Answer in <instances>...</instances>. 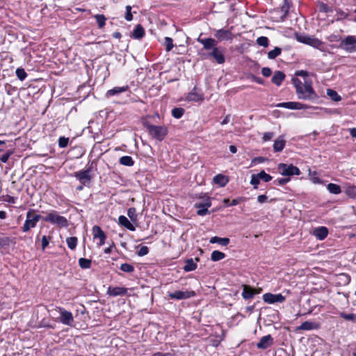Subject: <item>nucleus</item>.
<instances>
[{"mask_svg":"<svg viewBox=\"0 0 356 356\" xmlns=\"http://www.w3.org/2000/svg\"><path fill=\"white\" fill-rule=\"evenodd\" d=\"M209 242L211 243H218L222 246H226L229 243V238L213 236L210 238Z\"/></svg>","mask_w":356,"mask_h":356,"instance_id":"c756f323","label":"nucleus"},{"mask_svg":"<svg viewBox=\"0 0 356 356\" xmlns=\"http://www.w3.org/2000/svg\"><path fill=\"white\" fill-rule=\"evenodd\" d=\"M350 134L352 137L356 138V128H352L350 129Z\"/></svg>","mask_w":356,"mask_h":356,"instance_id":"69168bd1","label":"nucleus"},{"mask_svg":"<svg viewBox=\"0 0 356 356\" xmlns=\"http://www.w3.org/2000/svg\"><path fill=\"white\" fill-rule=\"evenodd\" d=\"M340 316L342 317L345 320L348 321H355L356 320V315L355 314H346V313H341Z\"/></svg>","mask_w":356,"mask_h":356,"instance_id":"8fccbe9b","label":"nucleus"},{"mask_svg":"<svg viewBox=\"0 0 356 356\" xmlns=\"http://www.w3.org/2000/svg\"><path fill=\"white\" fill-rule=\"evenodd\" d=\"M272 73L271 70L269 67H263L261 69V74L265 77H268Z\"/></svg>","mask_w":356,"mask_h":356,"instance_id":"4d7b16f0","label":"nucleus"},{"mask_svg":"<svg viewBox=\"0 0 356 356\" xmlns=\"http://www.w3.org/2000/svg\"><path fill=\"white\" fill-rule=\"evenodd\" d=\"M69 138L61 136L58 139V146L61 148L66 147L68 145Z\"/></svg>","mask_w":356,"mask_h":356,"instance_id":"09e8293b","label":"nucleus"},{"mask_svg":"<svg viewBox=\"0 0 356 356\" xmlns=\"http://www.w3.org/2000/svg\"><path fill=\"white\" fill-rule=\"evenodd\" d=\"M13 152L11 151V150H8L4 154H3L1 157H0V161H1L2 163H6L10 156L13 154Z\"/></svg>","mask_w":356,"mask_h":356,"instance_id":"3c124183","label":"nucleus"},{"mask_svg":"<svg viewBox=\"0 0 356 356\" xmlns=\"http://www.w3.org/2000/svg\"><path fill=\"white\" fill-rule=\"evenodd\" d=\"M285 297L281 293L273 294L271 293H266L263 295V300L268 304H273L275 302H283L285 300Z\"/></svg>","mask_w":356,"mask_h":356,"instance_id":"9d476101","label":"nucleus"},{"mask_svg":"<svg viewBox=\"0 0 356 356\" xmlns=\"http://www.w3.org/2000/svg\"><path fill=\"white\" fill-rule=\"evenodd\" d=\"M298 40L316 48H318L322 45V42L321 40L309 36L299 37Z\"/></svg>","mask_w":356,"mask_h":356,"instance_id":"dca6fc26","label":"nucleus"},{"mask_svg":"<svg viewBox=\"0 0 356 356\" xmlns=\"http://www.w3.org/2000/svg\"><path fill=\"white\" fill-rule=\"evenodd\" d=\"M213 180L215 184L219 185L221 187L225 186L228 183V181H229L227 177H226L222 174H218V175H216L213 177Z\"/></svg>","mask_w":356,"mask_h":356,"instance_id":"bb28decb","label":"nucleus"},{"mask_svg":"<svg viewBox=\"0 0 356 356\" xmlns=\"http://www.w3.org/2000/svg\"><path fill=\"white\" fill-rule=\"evenodd\" d=\"M168 295L171 299L183 300V299H187V298L194 296L195 292L193 291H176L175 292H169L168 293Z\"/></svg>","mask_w":356,"mask_h":356,"instance_id":"9b49d317","label":"nucleus"},{"mask_svg":"<svg viewBox=\"0 0 356 356\" xmlns=\"http://www.w3.org/2000/svg\"><path fill=\"white\" fill-rule=\"evenodd\" d=\"M209 56L213 57L218 64H222L225 61L224 51L219 47H214Z\"/></svg>","mask_w":356,"mask_h":356,"instance_id":"2eb2a0df","label":"nucleus"},{"mask_svg":"<svg viewBox=\"0 0 356 356\" xmlns=\"http://www.w3.org/2000/svg\"><path fill=\"white\" fill-rule=\"evenodd\" d=\"M16 75L21 81H24L27 76V74L23 68H17L16 70Z\"/></svg>","mask_w":356,"mask_h":356,"instance_id":"c03bdc74","label":"nucleus"},{"mask_svg":"<svg viewBox=\"0 0 356 356\" xmlns=\"http://www.w3.org/2000/svg\"><path fill=\"white\" fill-rule=\"evenodd\" d=\"M186 99L190 102H199L203 99V95L193 90L188 94Z\"/></svg>","mask_w":356,"mask_h":356,"instance_id":"c85d7f7f","label":"nucleus"},{"mask_svg":"<svg viewBox=\"0 0 356 356\" xmlns=\"http://www.w3.org/2000/svg\"><path fill=\"white\" fill-rule=\"evenodd\" d=\"M339 47L350 53L356 51V36L348 35L346 37L341 41Z\"/></svg>","mask_w":356,"mask_h":356,"instance_id":"0eeeda50","label":"nucleus"},{"mask_svg":"<svg viewBox=\"0 0 356 356\" xmlns=\"http://www.w3.org/2000/svg\"><path fill=\"white\" fill-rule=\"evenodd\" d=\"M273 343V338L271 335L268 334L262 337L260 341L257 343V347L259 349L265 350L270 347Z\"/></svg>","mask_w":356,"mask_h":356,"instance_id":"4468645a","label":"nucleus"},{"mask_svg":"<svg viewBox=\"0 0 356 356\" xmlns=\"http://www.w3.org/2000/svg\"><path fill=\"white\" fill-rule=\"evenodd\" d=\"M286 145V140L283 135L280 136L275 140L273 143V150L275 152H280L283 150Z\"/></svg>","mask_w":356,"mask_h":356,"instance_id":"412c9836","label":"nucleus"},{"mask_svg":"<svg viewBox=\"0 0 356 356\" xmlns=\"http://www.w3.org/2000/svg\"><path fill=\"white\" fill-rule=\"evenodd\" d=\"M284 78H285V74H284V72H282L281 71H276L274 73L271 81L274 84L279 86L282 84Z\"/></svg>","mask_w":356,"mask_h":356,"instance_id":"393cba45","label":"nucleus"},{"mask_svg":"<svg viewBox=\"0 0 356 356\" xmlns=\"http://www.w3.org/2000/svg\"><path fill=\"white\" fill-rule=\"evenodd\" d=\"M197 268V264L194 262L193 259H189L186 261V264L184 266V270L186 272H190Z\"/></svg>","mask_w":356,"mask_h":356,"instance_id":"7c9ffc66","label":"nucleus"},{"mask_svg":"<svg viewBox=\"0 0 356 356\" xmlns=\"http://www.w3.org/2000/svg\"><path fill=\"white\" fill-rule=\"evenodd\" d=\"M277 170L283 176H292L300 175V170L292 164L280 163Z\"/></svg>","mask_w":356,"mask_h":356,"instance_id":"423d86ee","label":"nucleus"},{"mask_svg":"<svg viewBox=\"0 0 356 356\" xmlns=\"http://www.w3.org/2000/svg\"><path fill=\"white\" fill-rule=\"evenodd\" d=\"M118 222L120 225L126 227L130 231H135L136 228L134 225L124 216H120L118 218Z\"/></svg>","mask_w":356,"mask_h":356,"instance_id":"b1692460","label":"nucleus"},{"mask_svg":"<svg viewBox=\"0 0 356 356\" xmlns=\"http://www.w3.org/2000/svg\"><path fill=\"white\" fill-rule=\"evenodd\" d=\"M261 289L256 291L250 286L243 285L242 297L245 300L252 299L256 293H260Z\"/></svg>","mask_w":356,"mask_h":356,"instance_id":"a211bd4d","label":"nucleus"},{"mask_svg":"<svg viewBox=\"0 0 356 356\" xmlns=\"http://www.w3.org/2000/svg\"><path fill=\"white\" fill-rule=\"evenodd\" d=\"M94 18L96 19L99 29H102L105 26L106 18L104 15L97 14L94 15Z\"/></svg>","mask_w":356,"mask_h":356,"instance_id":"72a5a7b5","label":"nucleus"},{"mask_svg":"<svg viewBox=\"0 0 356 356\" xmlns=\"http://www.w3.org/2000/svg\"><path fill=\"white\" fill-rule=\"evenodd\" d=\"M74 177L83 185L89 184L92 179L91 168H88L74 173Z\"/></svg>","mask_w":356,"mask_h":356,"instance_id":"6e6552de","label":"nucleus"},{"mask_svg":"<svg viewBox=\"0 0 356 356\" xmlns=\"http://www.w3.org/2000/svg\"><path fill=\"white\" fill-rule=\"evenodd\" d=\"M184 113V109L182 108H175L172 110V115L177 119L181 118Z\"/></svg>","mask_w":356,"mask_h":356,"instance_id":"79ce46f5","label":"nucleus"},{"mask_svg":"<svg viewBox=\"0 0 356 356\" xmlns=\"http://www.w3.org/2000/svg\"><path fill=\"white\" fill-rule=\"evenodd\" d=\"M328 234V229L325 227H319L314 230V235L319 240L325 239Z\"/></svg>","mask_w":356,"mask_h":356,"instance_id":"5701e85b","label":"nucleus"},{"mask_svg":"<svg viewBox=\"0 0 356 356\" xmlns=\"http://www.w3.org/2000/svg\"><path fill=\"white\" fill-rule=\"evenodd\" d=\"M42 220L51 224L56 225L60 227L67 226V219L65 217L60 216L56 211H51L47 213V215L42 218Z\"/></svg>","mask_w":356,"mask_h":356,"instance_id":"20e7f679","label":"nucleus"},{"mask_svg":"<svg viewBox=\"0 0 356 356\" xmlns=\"http://www.w3.org/2000/svg\"><path fill=\"white\" fill-rule=\"evenodd\" d=\"M198 42H200L205 49H211L216 47L217 45V41L213 38H204L198 39Z\"/></svg>","mask_w":356,"mask_h":356,"instance_id":"4be33fe9","label":"nucleus"},{"mask_svg":"<svg viewBox=\"0 0 356 356\" xmlns=\"http://www.w3.org/2000/svg\"><path fill=\"white\" fill-rule=\"evenodd\" d=\"M120 270L126 273H132L134 270V267L129 264H122L120 266Z\"/></svg>","mask_w":356,"mask_h":356,"instance_id":"a18cd8bd","label":"nucleus"},{"mask_svg":"<svg viewBox=\"0 0 356 356\" xmlns=\"http://www.w3.org/2000/svg\"><path fill=\"white\" fill-rule=\"evenodd\" d=\"M55 311L59 312L60 316L57 318V321L60 322L63 325L72 326L74 323V317L71 312L67 311L63 307H57Z\"/></svg>","mask_w":356,"mask_h":356,"instance_id":"39448f33","label":"nucleus"},{"mask_svg":"<svg viewBox=\"0 0 356 356\" xmlns=\"http://www.w3.org/2000/svg\"><path fill=\"white\" fill-rule=\"evenodd\" d=\"M92 234L95 239L98 238L99 240V246H102L105 243L106 236L99 226L95 225L92 227Z\"/></svg>","mask_w":356,"mask_h":356,"instance_id":"ddd939ff","label":"nucleus"},{"mask_svg":"<svg viewBox=\"0 0 356 356\" xmlns=\"http://www.w3.org/2000/svg\"><path fill=\"white\" fill-rule=\"evenodd\" d=\"M120 163L125 166H132L134 164L133 159L129 156H123L120 159Z\"/></svg>","mask_w":356,"mask_h":356,"instance_id":"473e14b6","label":"nucleus"},{"mask_svg":"<svg viewBox=\"0 0 356 356\" xmlns=\"http://www.w3.org/2000/svg\"><path fill=\"white\" fill-rule=\"evenodd\" d=\"M216 38L219 40H232L233 39V35L231 31L228 30L219 29L215 33Z\"/></svg>","mask_w":356,"mask_h":356,"instance_id":"6ab92c4d","label":"nucleus"},{"mask_svg":"<svg viewBox=\"0 0 356 356\" xmlns=\"http://www.w3.org/2000/svg\"><path fill=\"white\" fill-rule=\"evenodd\" d=\"M128 89H129L128 86H122V87H115L113 89L108 90L106 92V96L107 97H108L111 96L118 95L120 93L126 92L127 90H128Z\"/></svg>","mask_w":356,"mask_h":356,"instance_id":"a878e982","label":"nucleus"},{"mask_svg":"<svg viewBox=\"0 0 356 356\" xmlns=\"http://www.w3.org/2000/svg\"><path fill=\"white\" fill-rule=\"evenodd\" d=\"M282 49L280 47H275L274 49L270 51L268 53V58L269 59H275L279 55H280Z\"/></svg>","mask_w":356,"mask_h":356,"instance_id":"ea45409f","label":"nucleus"},{"mask_svg":"<svg viewBox=\"0 0 356 356\" xmlns=\"http://www.w3.org/2000/svg\"><path fill=\"white\" fill-rule=\"evenodd\" d=\"M225 257V254L218 251V250H214L212 252L211 255V259L213 261H220Z\"/></svg>","mask_w":356,"mask_h":356,"instance_id":"f704fd0d","label":"nucleus"},{"mask_svg":"<svg viewBox=\"0 0 356 356\" xmlns=\"http://www.w3.org/2000/svg\"><path fill=\"white\" fill-rule=\"evenodd\" d=\"M320 327L319 323L314 321H305L297 327V330H312Z\"/></svg>","mask_w":356,"mask_h":356,"instance_id":"aec40b11","label":"nucleus"},{"mask_svg":"<svg viewBox=\"0 0 356 356\" xmlns=\"http://www.w3.org/2000/svg\"><path fill=\"white\" fill-rule=\"evenodd\" d=\"M67 246L71 250H74L77 245L78 239L76 237L72 236L66 239Z\"/></svg>","mask_w":356,"mask_h":356,"instance_id":"58836bf2","label":"nucleus"},{"mask_svg":"<svg viewBox=\"0 0 356 356\" xmlns=\"http://www.w3.org/2000/svg\"><path fill=\"white\" fill-rule=\"evenodd\" d=\"M253 80L259 84L264 83V80L260 77L253 76Z\"/></svg>","mask_w":356,"mask_h":356,"instance_id":"e2e57ef3","label":"nucleus"},{"mask_svg":"<svg viewBox=\"0 0 356 356\" xmlns=\"http://www.w3.org/2000/svg\"><path fill=\"white\" fill-rule=\"evenodd\" d=\"M275 136L273 132H265L263 134L262 139L264 142L270 140Z\"/></svg>","mask_w":356,"mask_h":356,"instance_id":"5fc2aeb1","label":"nucleus"},{"mask_svg":"<svg viewBox=\"0 0 356 356\" xmlns=\"http://www.w3.org/2000/svg\"><path fill=\"white\" fill-rule=\"evenodd\" d=\"M268 39L267 37L261 36L259 37L257 40V42L259 45L266 47L268 45Z\"/></svg>","mask_w":356,"mask_h":356,"instance_id":"49530a36","label":"nucleus"},{"mask_svg":"<svg viewBox=\"0 0 356 356\" xmlns=\"http://www.w3.org/2000/svg\"><path fill=\"white\" fill-rule=\"evenodd\" d=\"M290 181L289 178H280L277 179L275 182H277L279 185H284L288 183Z\"/></svg>","mask_w":356,"mask_h":356,"instance_id":"13d9d810","label":"nucleus"},{"mask_svg":"<svg viewBox=\"0 0 356 356\" xmlns=\"http://www.w3.org/2000/svg\"><path fill=\"white\" fill-rule=\"evenodd\" d=\"M205 200L203 203H196L195 204L196 208L200 209L197 211L199 216H205L209 213L208 209L211 206V202L209 197L207 195L204 196Z\"/></svg>","mask_w":356,"mask_h":356,"instance_id":"f8f14e48","label":"nucleus"},{"mask_svg":"<svg viewBox=\"0 0 356 356\" xmlns=\"http://www.w3.org/2000/svg\"><path fill=\"white\" fill-rule=\"evenodd\" d=\"M41 219V216L35 213V210L29 209L26 213V220L22 227L24 232H29L31 228H34L38 221Z\"/></svg>","mask_w":356,"mask_h":356,"instance_id":"7ed1b4c3","label":"nucleus"},{"mask_svg":"<svg viewBox=\"0 0 356 356\" xmlns=\"http://www.w3.org/2000/svg\"><path fill=\"white\" fill-rule=\"evenodd\" d=\"M128 289L125 287L122 286H115L112 287L109 286L107 290V294L110 296H124L127 294Z\"/></svg>","mask_w":356,"mask_h":356,"instance_id":"f3484780","label":"nucleus"},{"mask_svg":"<svg viewBox=\"0 0 356 356\" xmlns=\"http://www.w3.org/2000/svg\"><path fill=\"white\" fill-rule=\"evenodd\" d=\"M50 237H47L46 236H43L41 239L42 242V249L44 250V249L48 246L49 243Z\"/></svg>","mask_w":356,"mask_h":356,"instance_id":"6e6d98bb","label":"nucleus"},{"mask_svg":"<svg viewBox=\"0 0 356 356\" xmlns=\"http://www.w3.org/2000/svg\"><path fill=\"white\" fill-rule=\"evenodd\" d=\"M346 194L352 198H356V186L348 184L345 188Z\"/></svg>","mask_w":356,"mask_h":356,"instance_id":"2f4dec72","label":"nucleus"},{"mask_svg":"<svg viewBox=\"0 0 356 356\" xmlns=\"http://www.w3.org/2000/svg\"><path fill=\"white\" fill-rule=\"evenodd\" d=\"M327 95L330 97V99L334 102H339L341 99V96L334 90L327 89Z\"/></svg>","mask_w":356,"mask_h":356,"instance_id":"c9c22d12","label":"nucleus"},{"mask_svg":"<svg viewBox=\"0 0 356 356\" xmlns=\"http://www.w3.org/2000/svg\"><path fill=\"white\" fill-rule=\"evenodd\" d=\"M259 181H260V179L257 174L252 175L250 184L253 186L254 189L258 188V185L259 184Z\"/></svg>","mask_w":356,"mask_h":356,"instance_id":"de8ad7c7","label":"nucleus"},{"mask_svg":"<svg viewBox=\"0 0 356 356\" xmlns=\"http://www.w3.org/2000/svg\"><path fill=\"white\" fill-rule=\"evenodd\" d=\"M143 124L149 136L159 141H162L168 134V128L165 126L153 125L148 122H145Z\"/></svg>","mask_w":356,"mask_h":356,"instance_id":"f03ea898","label":"nucleus"},{"mask_svg":"<svg viewBox=\"0 0 356 356\" xmlns=\"http://www.w3.org/2000/svg\"><path fill=\"white\" fill-rule=\"evenodd\" d=\"M136 209L134 208H130L128 210L127 214L129 218H132L133 216L135 215Z\"/></svg>","mask_w":356,"mask_h":356,"instance_id":"052dcab7","label":"nucleus"},{"mask_svg":"<svg viewBox=\"0 0 356 356\" xmlns=\"http://www.w3.org/2000/svg\"><path fill=\"white\" fill-rule=\"evenodd\" d=\"M229 151L233 153V154H235L236 152H237V148L236 146L234 145H230L229 146Z\"/></svg>","mask_w":356,"mask_h":356,"instance_id":"338daca9","label":"nucleus"},{"mask_svg":"<svg viewBox=\"0 0 356 356\" xmlns=\"http://www.w3.org/2000/svg\"><path fill=\"white\" fill-rule=\"evenodd\" d=\"M257 175L260 180L261 179L265 182H268L273 179V177L270 175L266 173L264 170L261 171Z\"/></svg>","mask_w":356,"mask_h":356,"instance_id":"37998d69","label":"nucleus"},{"mask_svg":"<svg viewBox=\"0 0 356 356\" xmlns=\"http://www.w3.org/2000/svg\"><path fill=\"white\" fill-rule=\"evenodd\" d=\"M268 197L266 195H260L257 197L258 202L262 204L267 201Z\"/></svg>","mask_w":356,"mask_h":356,"instance_id":"bf43d9fd","label":"nucleus"},{"mask_svg":"<svg viewBox=\"0 0 356 356\" xmlns=\"http://www.w3.org/2000/svg\"><path fill=\"white\" fill-rule=\"evenodd\" d=\"M92 261L90 259L81 258L79 260V264L83 269H88L91 267Z\"/></svg>","mask_w":356,"mask_h":356,"instance_id":"4c0bfd02","label":"nucleus"},{"mask_svg":"<svg viewBox=\"0 0 356 356\" xmlns=\"http://www.w3.org/2000/svg\"><path fill=\"white\" fill-rule=\"evenodd\" d=\"M292 83L296 88V95L300 99L314 101L318 98L310 83H302L298 78H293Z\"/></svg>","mask_w":356,"mask_h":356,"instance_id":"f257e3e1","label":"nucleus"},{"mask_svg":"<svg viewBox=\"0 0 356 356\" xmlns=\"http://www.w3.org/2000/svg\"><path fill=\"white\" fill-rule=\"evenodd\" d=\"M164 45L165 47V51H170L172 50V49L174 47V44H173V40L170 37H165L164 38Z\"/></svg>","mask_w":356,"mask_h":356,"instance_id":"a19ab883","label":"nucleus"},{"mask_svg":"<svg viewBox=\"0 0 356 356\" xmlns=\"http://www.w3.org/2000/svg\"><path fill=\"white\" fill-rule=\"evenodd\" d=\"M327 188L333 194H339L341 192V188L339 185L330 183L327 184Z\"/></svg>","mask_w":356,"mask_h":356,"instance_id":"e433bc0d","label":"nucleus"},{"mask_svg":"<svg viewBox=\"0 0 356 356\" xmlns=\"http://www.w3.org/2000/svg\"><path fill=\"white\" fill-rule=\"evenodd\" d=\"M229 122V115H227L225 116V118L223 119V120L221 122V124L224 125L227 124Z\"/></svg>","mask_w":356,"mask_h":356,"instance_id":"0e129e2a","label":"nucleus"},{"mask_svg":"<svg viewBox=\"0 0 356 356\" xmlns=\"http://www.w3.org/2000/svg\"><path fill=\"white\" fill-rule=\"evenodd\" d=\"M145 35V30L143 27L140 24H138L136 26L133 33L131 34V37L134 39H140Z\"/></svg>","mask_w":356,"mask_h":356,"instance_id":"cd10ccee","label":"nucleus"},{"mask_svg":"<svg viewBox=\"0 0 356 356\" xmlns=\"http://www.w3.org/2000/svg\"><path fill=\"white\" fill-rule=\"evenodd\" d=\"M131 6H126V15H125V19L127 21H131L133 19V15L131 14Z\"/></svg>","mask_w":356,"mask_h":356,"instance_id":"864d4df0","label":"nucleus"},{"mask_svg":"<svg viewBox=\"0 0 356 356\" xmlns=\"http://www.w3.org/2000/svg\"><path fill=\"white\" fill-rule=\"evenodd\" d=\"M169 354H163L161 353H154L152 356H168Z\"/></svg>","mask_w":356,"mask_h":356,"instance_id":"774afa93","label":"nucleus"},{"mask_svg":"<svg viewBox=\"0 0 356 356\" xmlns=\"http://www.w3.org/2000/svg\"><path fill=\"white\" fill-rule=\"evenodd\" d=\"M296 75L298 76H303V77H305L308 75V73L307 71H304V70H300V71H298L296 73Z\"/></svg>","mask_w":356,"mask_h":356,"instance_id":"680f3d73","label":"nucleus"},{"mask_svg":"<svg viewBox=\"0 0 356 356\" xmlns=\"http://www.w3.org/2000/svg\"><path fill=\"white\" fill-rule=\"evenodd\" d=\"M149 252V248L147 246H142L137 252V254L140 257L147 255Z\"/></svg>","mask_w":356,"mask_h":356,"instance_id":"603ef678","label":"nucleus"},{"mask_svg":"<svg viewBox=\"0 0 356 356\" xmlns=\"http://www.w3.org/2000/svg\"><path fill=\"white\" fill-rule=\"evenodd\" d=\"M275 106L278 108H285L291 110H302L310 108V106L307 104H304L297 102L279 103L276 104Z\"/></svg>","mask_w":356,"mask_h":356,"instance_id":"1a4fd4ad","label":"nucleus"}]
</instances>
